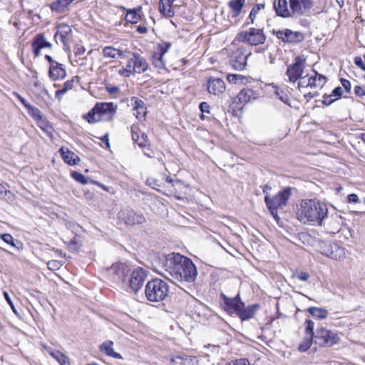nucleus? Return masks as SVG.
Masks as SVG:
<instances>
[{"mask_svg": "<svg viewBox=\"0 0 365 365\" xmlns=\"http://www.w3.org/2000/svg\"><path fill=\"white\" fill-rule=\"evenodd\" d=\"M257 97L258 93L257 91L249 88H243L232 101V107L235 110H240L242 109L244 104L252 100H255Z\"/></svg>", "mask_w": 365, "mask_h": 365, "instance_id": "f8f14e48", "label": "nucleus"}, {"mask_svg": "<svg viewBox=\"0 0 365 365\" xmlns=\"http://www.w3.org/2000/svg\"><path fill=\"white\" fill-rule=\"evenodd\" d=\"M142 11V8L140 6L133 9L127 10V14L125 17V20L128 23L137 24L140 20V12Z\"/></svg>", "mask_w": 365, "mask_h": 365, "instance_id": "c756f323", "label": "nucleus"}, {"mask_svg": "<svg viewBox=\"0 0 365 365\" xmlns=\"http://www.w3.org/2000/svg\"><path fill=\"white\" fill-rule=\"evenodd\" d=\"M305 67V60L300 56H297L294 63L288 66L286 74L289 78V81L295 83L301 78Z\"/></svg>", "mask_w": 365, "mask_h": 365, "instance_id": "ddd939ff", "label": "nucleus"}, {"mask_svg": "<svg viewBox=\"0 0 365 365\" xmlns=\"http://www.w3.org/2000/svg\"><path fill=\"white\" fill-rule=\"evenodd\" d=\"M314 0H274V9L283 18L301 16L313 6Z\"/></svg>", "mask_w": 365, "mask_h": 365, "instance_id": "7ed1b4c3", "label": "nucleus"}, {"mask_svg": "<svg viewBox=\"0 0 365 365\" xmlns=\"http://www.w3.org/2000/svg\"><path fill=\"white\" fill-rule=\"evenodd\" d=\"M354 63L359 67L362 71L365 72V62H364L363 59L360 56H356L354 58Z\"/></svg>", "mask_w": 365, "mask_h": 365, "instance_id": "6e6d98bb", "label": "nucleus"}, {"mask_svg": "<svg viewBox=\"0 0 365 365\" xmlns=\"http://www.w3.org/2000/svg\"><path fill=\"white\" fill-rule=\"evenodd\" d=\"M305 326V334L309 335V336L314 337L316 333L314 332V323L310 319H307L304 322Z\"/></svg>", "mask_w": 365, "mask_h": 365, "instance_id": "c03bdc74", "label": "nucleus"}, {"mask_svg": "<svg viewBox=\"0 0 365 365\" xmlns=\"http://www.w3.org/2000/svg\"><path fill=\"white\" fill-rule=\"evenodd\" d=\"M103 54L106 58H118L123 56L122 51L110 47L106 46L103 49Z\"/></svg>", "mask_w": 365, "mask_h": 365, "instance_id": "473e14b6", "label": "nucleus"}, {"mask_svg": "<svg viewBox=\"0 0 365 365\" xmlns=\"http://www.w3.org/2000/svg\"><path fill=\"white\" fill-rule=\"evenodd\" d=\"M297 214L303 223L322 226L327 217L328 209L325 204L316 200H303Z\"/></svg>", "mask_w": 365, "mask_h": 365, "instance_id": "f03ea898", "label": "nucleus"}, {"mask_svg": "<svg viewBox=\"0 0 365 365\" xmlns=\"http://www.w3.org/2000/svg\"><path fill=\"white\" fill-rule=\"evenodd\" d=\"M120 217L128 225H140L145 222V218L143 214L136 212L133 210H123Z\"/></svg>", "mask_w": 365, "mask_h": 365, "instance_id": "dca6fc26", "label": "nucleus"}, {"mask_svg": "<svg viewBox=\"0 0 365 365\" xmlns=\"http://www.w3.org/2000/svg\"><path fill=\"white\" fill-rule=\"evenodd\" d=\"M71 230V232L74 235L73 237L68 240L67 242H64L67 245V247L71 251H78L81 247V232H82V227L74 223H70L69 227H68Z\"/></svg>", "mask_w": 365, "mask_h": 365, "instance_id": "4468645a", "label": "nucleus"}, {"mask_svg": "<svg viewBox=\"0 0 365 365\" xmlns=\"http://www.w3.org/2000/svg\"><path fill=\"white\" fill-rule=\"evenodd\" d=\"M307 311L314 317L319 319H325L328 315V311L324 308L311 307Z\"/></svg>", "mask_w": 365, "mask_h": 365, "instance_id": "c9c22d12", "label": "nucleus"}, {"mask_svg": "<svg viewBox=\"0 0 365 365\" xmlns=\"http://www.w3.org/2000/svg\"><path fill=\"white\" fill-rule=\"evenodd\" d=\"M259 308V305L258 304H252L248 307H242L237 316L239 317L242 321L248 320L254 317Z\"/></svg>", "mask_w": 365, "mask_h": 365, "instance_id": "4be33fe9", "label": "nucleus"}, {"mask_svg": "<svg viewBox=\"0 0 365 365\" xmlns=\"http://www.w3.org/2000/svg\"><path fill=\"white\" fill-rule=\"evenodd\" d=\"M164 54L165 51H160L159 49L153 53L152 55V62L155 67L163 68L165 66V63L163 60Z\"/></svg>", "mask_w": 365, "mask_h": 365, "instance_id": "2f4dec72", "label": "nucleus"}, {"mask_svg": "<svg viewBox=\"0 0 365 365\" xmlns=\"http://www.w3.org/2000/svg\"><path fill=\"white\" fill-rule=\"evenodd\" d=\"M354 93L356 94V96H357L359 97H362V96H365V91L360 86H356L354 88Z\"/></svg>", "mask_w": 365, "mask_h": 365, "instance_id": "4d7b16f0", "label": "nucleus"}, {"mask_svg": "<svg viewBox=\"0 0 365 365\" xmlns=\"http://www.w3.org/2000/svg\"><path fill=\"white\" fill-rule=\"evenodd\" d=\"M49 355L61 365H70L66 355L58 351H48Z\"/></svg>", "mask_w": 365, "mask_h": 365, "instance_id": "f704fd0d", "label": "nucleus"}, {"mask_svg": "<svg viewBox=\"0 0 365 365\" xmlns=\"http://www.w3.org/2000/svg\"><path fill=\"white\" fill-rule=\"evenodd\" d=\"M74 79H71L70 81H67L63 84V88L60 90H57L56 91V96L60 98L61 95L66 93L68 90H71L73 86Z\"/></svg>", "mask_w": 365, "mask_h": 365, "instance_id": "a19ab883", "label": "nucleus"}, {"mask_svg": "<svg viewBox=\"0 0 365 365\" xmlns=\"http://www.w3.org/2000/svg\"><path fill=\"white\" fill-rule=\"evenodd\" d=\"M190 359L187 357L175 356L170 359V365H189Z\"/></svg>", "mask_w": 365, "mask_h": 365, "instance_id": "79ce46f5", "label": "nucleus"}, {"mask_svg": "<svg viewBox=\"0 0 365 365\" xmlns=\"http://www.w3.org/2000/svg\"><path fill=\"white\" fill-rule=\"evenodd\" d=\"M314 75H308V81L309 83V88H322L327 81V78L324 76L318 73L316 71H313Z\"/></svg>", "mask_w": 365, "mask_h": 365, "instance_id": "393cba45", "label": "nucleus"}, {"mask_svg": "<svg viewBox=\"0 0 365 365\" xmlns=\"http://www.w3.org/2000/svg\"><path fill=\"white\" fill-rule=\"evenodd\" d=\"M220 297L223 300L224 309L230 315L237 316L242 307H245V303L242 302L239 294L234 297H228L224 293H221Z\"/></svg>", "mask_w": 365, "mask_h": 365, "instance_id": "9b49d317", "label": "nucleus"}, {"mask_svg": "<svg viewBox=\"0 0 365 365\" xmlns=\"http://www.w3.org/2000/svg\"><path fill=\"white\" fill-rule=\"evenodd\" d=\"M86 51L85 48L82 45H77L74 48V53L76 55H81Z\"/></svg>", "mask_w": 365, "mask_h": 365, "instance_id": "e2e57ef3", "label": "nucleus"}, {"mask_svg": "<svg viewBox=\"0 0 365 365\" xmlns=\"http://www.w3.org/2000/svg\"><path fill=\"white\" fill-rule=\"evenodd\" d=\"M336 100L334 98V96H331V93L330 95H324L322 103L325 106H329L333 102H334Z\"/></svg>", "mask_w": 365, "mask_h": 365, "instance_id": "864d4df0", "label": "nucleus"}, {"mask_svg": "<svg viewBox=\"0 0 365 365\" xmlns=\"http://www.w3.org/2000/svg\"><path fill=\"white\" fill-rule=\"evenodd\" d=\"M331 96H334V98L336 101L339 99L343 96V90L340 86L336 87L331 92Z\"/></svg>", "mask_w": 365, "mask_h": 365, "instance_id": "603ef678", "label": "nucleus"}, {"mask_svg": "<svg viewBox=\"0 0 365 365\" xmlns=\"http://www.w3.org/2000/svg\"><path fill=\"white\" fill-rule=\"evenodd\" d=\"M273 34L284 43H299L304 39L303 33L289 29L273 30Z\"/></svg>", "mask_w": 365, "mask_h": 365, "instance_id": "9d476101", "label": "nucleus"}, {"mask_svg": "<svg viewBox=\"0 0 365 365\" xmlns=\"http://www.w3.org/2000/svg\"><path fill=\"white\" fill-rule=\"evenodd\" d=\"M69 5V0H57L50 5V8L53 11L62 13L65 11Z\"/></svg>", "mask_w": 365, "mask_h": 365, "instance_id": "72a5a7b5", "label": "nucleus"}, {"mask_svg": "<svg viewBox=\"0 0 365 365\" xmlns=\"http://www.w3.org/2000/svg\"><path fill=\"white\" fill-rule=\"evenodd\" d=\"M109 273L113 275L114 280L124 282L127 272L126 266L123 264H116L112 265L109 269Z\"/></svg>", "mask_w": 365, "mask_h": 365, "instance_id": "aec40b11", "label": "nucleus"}, {"mask_svg": "<svg viewBox=\"0 0 365 365\" xmlns=\"http://www.w3.org/2000/svg\"><path fill=\"white\" fill-rule=\"evenodd\" d=\"M313 341L314 342V337L312 336H306L299 345V350L302 352L307 351L312 344Z\"/></svg>", "mask_w": 365, "mask_h": 365, "instance_id": "58836bf2", "label": "nucleus"}, {"mask_svg": "<svg viewBox=\"0 0 365 365\" xmlns=\"http://www.w3.org/2000/svg\"><path fill=\"white\" fill-rule=\"evenodd\" d=\"M227 365H250V364L247 359H240L236 360L233 364H228Z\"/></svg>", "mask_w": 365, "mask_h": 365, "instance_id": "0e129e2a", "label": "nucleus"}, {"mask_svg": "<svg viewBox=\"0 0 365 365\" xmlns=\"http://www.w3.org/2000/svg\"><path fill=\"white\" fill-rule=\"evenodd\" d=\"M227 79L230 83L235 84H245L248 81V79L240 74H228Z\"/></svg>", "mask_w": 365, "mask_h": 365, "instance_id": "e433bc0d", "label": "nucleus"}, {"mask_svg": "<svg viewBox=\"0 0 365 365\" xmlns=\"http://www.w3.org/2000/svg\"><path fill=\"white\" fill-rule=\"evenodd\" d=\"M171 43L169 42H163L161 44L158 45V49L160 51H165V53L168 51V50L170 48Z\"/></svg>", "mask_w": 365, "mask_h": 365, "instance_id": "13d9d810", "label": "nucleus"}, {"mask_svg": "<svg viewBox=\"0 0 365 365\" xmlns=\"http://www.w3.org/2000/svg\"><path fill=\"white\" fill-rule=\"evenodd\" d=\"M306 88H309L308 75H305L304 76H302L301 78H299V81L298 83V88L299 91L304 94V97L309 96L310 98H312L313 96H311V93H306L304 92L303 89Z\"/></svg>", "mask_w": 365, "mask_h": 365, "instance_id": "4c0bfd02", "label": "nucleus"}, {"mask_svg": "<svg viewBox=\"0 0 365 365\" xmlns=\"http://www.w3.org/2000/svg\"><path fill=\"white\" fill-rule=\"evenodd\" d=\"M131 63L134 65L133 71L138 73H143L148 68V63L144 58L138 53H133L131 58Z\"/></svg>", "mask_w": 365, "mask_h": 365, "instance_id": "b1692460", "label": "nucleus"}, {"mask_svg": "<svg viewBox=\"0 0 365 365\" xmlns=\"http://www.w3.org/2000/svg\"><path fill=\"white\" fill-rule=\"evenodd\" d=\"M274 94L284 103L289 104V98L288 94L282 88L276 87Z\"/></svg>", "mask_w": 365, "mask_h": 365, "instance_id": "37998d69", "label": "nucleus"}, {"mask_svg": "<svg viewBox=\"0 0 365 365\" xmlns=\"http://www.w3.org/2000/svg\"><path fill=\"white\" fill-rule=\"evenodd\" d=\"M60 263L57 261L47 262V268L49 269H57L60 267Z\"/></svg>", "mask_w": 365, "mask_h": 365, "instance_id": "680f3d73", "label": "nucleus"}, {"mask_svg": "<svg viewBox=\"0 0 365 365\" xmlns=\"http://www.w3.org/2000/svg\"><path fill=\"white\" fill-rule=\"evenodd\" d=\"M100 350L101 352L105 353L106 355L113 358L122 359V356L120 354L114 351L113 342L111 341H106L103 342L100 346Z\"/></svg>", "mask_w": 365, "mask_h": 365, "instance_id": "c85d7f7f", "label": "nucleus"}, {"mask_svg": "<svg viewBox=\"0 0 365 365\" xmlns=\"http://www.w3.org/2000/svg\"><path fill=\"white\" fill-rule=\"evenodd\" d=\"M1 239L7 244L15 247L14 243V238L10 234H4L1 235Z\"/></svg>", "mask_w": 365, "mask_h": 365, "instance_id": "5fc2aeb1", "label": "nucleus"}, {"mask_svg": "<svg viewBox=\"0 0 365 365\" xmlns=\"http://www.w3.org/2000/svg\"><path fill=\"white\" fill-rule=\"evenodd\" d=\"M72 32V29L70 26L61 24L58 26V31L55 34V38L56 40L58 38L63 44H66L69 41V36Z\"/></svg>", "mask_w": 365, "mask_h": 365, "instance_id": "412c9836", "label": "nucleus"}, {"mask_svg": "<svg viewBox=\"0 0 365 365\" xmlns=\"http://www.w3.org/2000/svg\"><path fill=\"white\" fill-rule=\"evenodd\" d=\"M245 4V0H231L229 1L228 5L232 9V17L236 18L240 16Z\"/></svg>", "mask_w": 365, "mask_h": 365, "instance_id": "7c9ffc66", "label": "nucleus"}, {"mask_svg": "<svg viewBox=\"0 0 365 365\" xmlns=\"http://www.w3.org/2000/svg\"><path fill=\"white\" fill-rule=\"evenodd\" d=\"M236 39L240 42L247 43L252 46H257L265 42L266 36L262 29L250 28L248 31L240 32Z\"/></svg>", "mask_w": 365, "mask_h": 365, "instance_id": "0eeeda50", "label": "nucleus"}, {"mask_svg": "<svg viewBox=\"0 0 365 365\" xmlns=\"http://www.w3.org/2000/svg\"><path fill=\"white\" fill-rule=\"evenodd\" d=\"M157 272L174 283H193L197 276V267L192 261L175 252L159 257Z\"/></svg>", "mask_w": 365, "mask_h": 365, "instance_id": "f257e3e1", "label": "nucleus"}, {"mask_svg": "<svg viewBox=\"0 0 365 365\" xmlns=\"http://www.w3.org/2000/svg\"><path fill=\"white\" fill-rule=\"evenodd\" d=\"M146 278L145 272L143 269H137L134 270L129 278V286L132 291L136 292L139 290Z\"/></svg>", "mask_w": 365, "mask_h": 365, "instance_id": "a211bd4d", "label": "nucleus"}, {"mask_svg": "<svg viewBox=\"0 0 365 365\" xmlns=\"http://www.w3.org/2000/svg\"><path fill=\"white\" fill-rule=\"evenodd\" d=\"M293 279L307 282L309 279V274L305 272H297L292 275Z\"/></svg>", "mask_w": 365, "mask_h": 365, "instance_id": "09e8293b", "label": "nucleus"}, {"mask_svg": "<svg viewBox=\"0 0 365 365\" xmlns=\"http://www.w3.org/2000/svg\"><path fill=\"white\" fill-rule=\"evenodd\" d=\"M71 176L76 181L81 183L82 185H86L88 182V180L81 173L74 171L71 173Z\"/></svg>", "mask_w": 365, "mask_h": 365, "instance_id": "49530a36", "label": "nucleus"}, {"mask_svg": "<svg viewBox=\"0 0 365 365\" xmlns=\"http://www.w3.org/2000/svg\"><path fill=\"white\" fill-rule=\"evenodd\" d=\"M200 109L202 113H210V105L207 102H202L200 104Z\"/></svg>", "mask_w": 365, "mask_h": 365, "instance_id": "052dcab7", "label": "nucleus"}, {"mask_svg": "<svg viewBox=\"0 0 365 365\" xmlns=\"http://www.w3.org/2000/svg\"><path fill=\"white\" fill-rule=\"evenodd\" d=\"M60 152L65 163L70 165H75L80 161L78 156L68 149L65 151L64 148H61Z\"/></svg>", "mask_w": 365, "mask_h": 365, "instance_id": "cd10ccee", "label": "nucleus"}, {"mask_svg": "<svg viewBox=\"0 0 365 365\" xmlns=\"http://www.w3.org/2000/svg\"><path fill=\"white\" fill-rule=\"evenodd\" d=\"M341 86L344 88V90L345 91V92L346 93H351V83L349 81L346 80V79H344V78H341Z\"/></svg>", "mask_w": 365, "mask_h": 365, "instance_id": "3c124183", "label": "nucleus"}, {"mask_svg": "<svg viewBox=\"0 0 365 365\" xmlns=\"http://www.w3.org/2000/svg\"><path fill=\"white\" fill-rule=\"evenodd\" d=\"M47 61L49 63V77L53 80L57 81L63 79L66 76V71L63 64L54 61L50 56L47 55Z\"/></svg>", "mask_w": 365, "mask_h": 365, "instance_id": "2eb2a0df", "label": "nucleus"}, {"mask_svg": "<svg viewBox=\"0 0 365 365\" xmlns=\"http://www.w3.org/2000/svg\"><path fill=\"white\" fill-rule=\"evenodd\" d=\"M14 95L16 96V98L22 103V104L28 108L31 105L27 102L26 99L22 98L19 94L16 93H14Z\"/></svg>", "mask_w": 365, "mask_h": 365, "instance_id": "69168bd1", "label": "nucleus"}, {"mask_svg": "<svg viewBox=\"0 0 365 365\" xmlns=\"http://www.w3.org/2000/svg\"><path fill=\"white\" fill-rule=\"evenodd\" d=\"M339 341L338 334L334 331L321 327L317 329L314 335V343L320 346L330 347Z\"/></svg>", "mask_w": 365, "mask_h": 365, "instance_id": "6e6552de", "label": "nucleus"}, {"mask_svg": "<svg viewBox=\"0 0 365 365\" xmlns=\"http://www.w3.org/2000/svg\"><path fill=\"white\" fill-rule=\"evenodd\" d=\"M130 103L135 111L133 115L139 120L144 118L146 114L144 102L137 97H132Z\"/></svg>", "mask_w": 365, "mask_h": 365, "instance_id": "6ab92c4d", "label": "nucleus"}, {"mask_svg": "<svg viewBox=\"0 0 365 365\" xmlns=\"http://www.w3.org/2000/svg\"><path fill=\"white\" fill-rule=\"evenodd\" d=\"M29 113L36 120H40L41 119V112L40 110L32 106H30L28 108Z\"/></svg>", "mask_w": 365, "mask_h": 365, "instance_id": "de8ad7c7", "label": "nucleus"}, {"mask_svg": "<svg viewBox=\"0 0 365 365\" xmlns=\"http://www.w3.org/2000/svg\"><path fill=\"white\" fill-rule=\"evenodd\" d=\"M291 196V188L287 187L278 192L273 197L266 195L264 201L270 214L274 219L278 222L279 217L278 216L277 209L287 205V200Z\"/></svg>", "mask_w": 365, "mask_h": 365, "instance_id": "423d86ee", "label": "nucleus"}, {"mask_svg": "<svg viewBox=\"0 0 365 365\" xmlns=\"http://www.w3.org/2000/svg\"><path fill=\"white\" fill-rule=\"evenodd\" d=\"M169 292L168 284L158 278L148 281L145 288V297L151 302H160L165 300L168 297Z\"/></svg>", "mask_w": 365, "mask_h": 365, "instance_id": "39448f33", "label": "nucleus"}, {"mask_svg": "<svg viewBox=\"0 0 365 365\" xmlns=\"http://www.w3.org/2000/svg\"><path fill=\"white\" fill-rule=\"evenodd\" d=\"M206 88L209 93L217 96L224 93L225 91V83L220 78L210 77L207 80Z\"/></svg>", "mask_w": 365, "mask_h": 365, "instance_id": "f3484780", "label": "nucleus"}, {"mask_svg": "<svg viewBox=\"0 0 365 365\" xmlns=\"http://www.w3.org/2000/svg\"><path fill=\"white\" fill-rule=\"evenodd\" d=\"M4 296L5 299L6 300V302H8V304L10 305L11 308L12 309L13 312L16 314V311L15 309L13 302H12L9 294H8V292H4Z\"/></svg>", "mask_w": 365, "mask_h": 365, "instance_id": "bf43d9fd", "label": "nucleus"}, {"mask_svg": "<svg viewBox=\"0 0 365 365\" xmlns=\"http://www.w3.org/2000/svg\"><path fill=\"white\" fill-rule=\"evenodd\" d=\"M46 47V38L43 34L36 36L32 43V49L35 56H38L42 48Z\"/></svg>", "mask_w": 365, "mask_h": 365, "instance_id": "bb28decb", "label": "nucleus"}, {"mask_svg": "<svg viewBox=\"0 0 365 365\" xmlns=\"http://www.w3.org/2000/svg\"><path fill=\"white\" fill-rule=\"evenodd\" d=\"M264 6L265 4L264 3H259L252 7L249 15L250 24H254L257 14L260 10L264 9Z\"/></svg>", "mask_w": 365, "mask_h": 365, "instance_id": "ea45409f", "label": "nucleus"}, {"mask_svg": "<svg viewBox=\"0 0 365 365\" xmlns=\"http://www.w3.org/2000/svg\"><path fill=\"white\" fill-rule=\"evenodd\" d=\"M117 106L113 103H97L84 118L89 123H94L101 120L109 121L116 113Z\"/></svg>", "mask_w": 365, "mask_h": 365, "instance_id": "20e7f679", "label": "nucleus"}, {"mask_svg": "<svg viewBox=\"0 0 365 365\" xmlns=\"http://www.w3.org/2000/svg\"><path fill=\"white\" fill-rule=\"evenodd\" d=\"M118 73L123 76H125V77H128L130 76L131 74H133L132 73V70H128V69H120L118 71Z\"/></svg>", "mask_w": 365, "mask_h": 365, "instance_id": "774afa93", "label": "nucleus"}, {"mask_svg": "<svg viewBox=\"0 0 365 365\" xmlns=\"http://www.w3.org/2000/svg\"><path fill=\"white\" fill-rule=\"evenodd\" d=\"M327 257L334 259H341L345 257V249L339 246L337 244H331L327 252L324 253Z\"/></svg>", "mask_w": 365, "mask_h": 365, "instance_id": "5701e85b", "label": "nucleus"}, {"mask_svg": "<svg viewBox=\"0 0 365 365\" xmlns=\"http://www.w3.org/2000/svg\"><path fill=\"white\" fill-rule=\"evenodd\" d=\"M131 134H132V139L133 141L138 140V139L140 138L141 133L140 130L138 128V125L133 124L130 127Z\"/></svg>", "mask_w": 365, "mask_h": 365, "instance_id": "8fccbe9b", "label": "nucleus"}, {"mask_svg": "<svg viewBox=\"0 0 365 365\" xmlns=\"http://www.w3.org/2000/svg\"><path fill=\"white\" fill-rule=\"evenodd\" d=\"M348 198V201L349 202H359V197L357 196V195L354 194V193H352V194H349L347 197Z\"/></svg>", "mask_w": 365, "mask_h": 365, "instance_id": "338daca9", "label": "nucleus"}, {"mask_svg": "<svg viewBox=\"0 0 365 365\" xmlns=\"http://www.w3.org/2000/svg\"><path fill=\"white\" fill-rule=\"evenodd\" d=\"M175 0H160L159 10L160 13L167 17H172L175 14L173 4Z\"/></svg>", "mask_w": 365, "mask_h": 365, "instance_id": "a878e982", "label": "nucleus"}, {"mask_svg": "<svg viewBox=\"0 0 365 365\" xmlns=\"http://www.w3.org/2000/svg\"><path fill=\"white\" fill-rule=\"evenodd\" d=\"M134 142L141 148H146L149 145L148 136L144 133H141L138 140H135Z\"/></svg>", "mask_w": 365, "mask_h": 365, "instance_id": "a18cd8bd", "label": "nucleus"}, {"mask_svg": "<svg viewBox=\"0 0 365 365\" xmlns=\"http://www.w3.org/2000/svg\"><path fill=\"white\" fill-rule=\"evenodd\" d=\"M251 51L246 47L242 46L236 49L230 56V64L235 70L242 71L247 66L248 57Z\"/></svg>", "mask_w": 365, "mask_h": 365, "instance_id": "1a4fd4ad", "label": "nucleus"}]
</instances>
